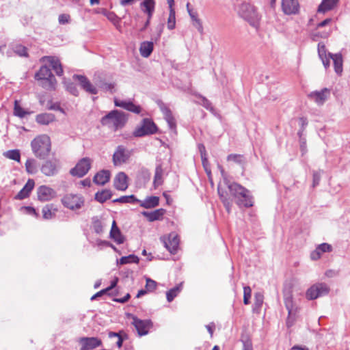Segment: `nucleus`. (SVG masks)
I'll return each mask as SVG.
<instances>
[{
    "label": "nucleus",
    "mask_w": 350,
    "mask_h": 350,
    "mask_svg": "<svg viewBox=\"0 0 350 350\" xmlns=\"http://www.w3.org/2000/svg\"><path fill=\"white\" fill-rule=\"evenodd\" d=\"M226 185L230 195L236 199V203L239 206L250 207L253 206L252 197L250 196L249 190L236 183H226Z\"/></svg>",
    "instance_id": "1"
},
{
    "label": "nucleus",
    "mask_w": 350,
    "mask_h": 350,
    "mask_svg": "<svg viewBox=\"0 0 350 350\" xmlns=\"http://www.w3.org/2000/svg\"><path fill=\"white\" fill-rule=\"evenodd\" d=\"M32 152L40 159H45L51 151V140L46 135H41L35 137L31 142Z\"/></svg>",
    "instance_id": "2"
},
{
    "label": "nucleus",
    "mask_w": 350,
    "mask_h": 350,
    "mask_svg": "<svg viewBox=\"0 0 350 350\" xmlns=\"http://www.w3.org/2000/svg\"><path fill=\"white\" fill-rule=\"evenodd\" d=\"M127 118L126 114L118 110H113L102 118L100 122L102 125L116 131L124 126Z\"/></svg>",
    "instance_id": "3"
},
{
    "label": "nucleus",
    "mask_w": 350,
    "mask_h": 350,
    "mask_svg": "<svg viewBox=\"0 0 350 350\" xmlns=\"http://www.w3.org/2000/svg\"><path fill=\"white\" fill-rule=\"evenodd\" d=\"M239 14L252 27H257L258 26L260 16L252 5L247 3H242L239 9Z\"/></svg>",
    "instance_id": "4"
},
{
    "label": "nucleus",
    "mask_w": 350,
    "mask_h": 350,
    "mask_svg": "<svg viewBox=\"0 0 350 350\" xmlns=\"http://www.w3.org/2000/svg\"><path fill=\"white\" fill-rule=\"evenodd\" d=\"M284 299L285 306L288 312L286 325L289 327L293 325L297 312V308L293 304V295L291 290L285 289L284 291Z\"/></svg>",
    "instance_id": "5"
},
{
    "label": "nucleus",
    "mask_w": 350,
    "mask_h": 350,
    "mask_svg": "<svg viewBox=\"0 0 350 350\" xmlns=\"http://www.w3.org/2000/svg\"><path fill=\"white\" fill-rule=\"evenodd\" d=\"M62 202L65 207L75 211L83 206L84 200L81 195L68 193L62 198Z\"/></svg>",
    "instance_id": "6"
},
{
    "label": "nucleus",
    "mask_w": 350,
    "mask_h": 350,
    "mask_svg": "<svg viewBox=\"0 0 350 350\" xmlns=\"http://www.w3.org/2000/svg\"><path fill=\"white\" fill-rule=\"evenodd\" d=\"M157 131L156 124L149 118H144L140 126L137 127L133 134L135 137L152 135Z\"/></svg>",
    "instance_id": "7"
},
{
    "label": "nucleus",
    "mask_w": 350,
    "mask_h": 350,
    "mask_svg": "<svg viewBox=\"0 0 350 350\" xmlns=\"http://www.w3.org/2000/svg\"><path fill=\"white\" fill-rule=\"evenodd\" d=\"M131 156V151L127 149L122 145L118 146L112 157L113 163L114 165H120L126 163Z\"/></svg>",
    "instance_id": "8"
},
{
    "label": "nucleus",
    "mask_w": 350,
    "mask_h": 350,
    "mask_svg": "<svg viewBox=\"0 0 350 350\" xmlns=\"http://www.w3.org/2000/svg\"><path fill=\"white\" fill-rule=\"evenodd\" d=\"M92 160L89 158L81 159L75 165V167L70 170V174L72 176L77 177H82L85 176L91 167Z\"/></svg>",
    "instance_id": "9"
},
{
    "label": "nucleus",
    "mask_w": 350,
    "mask_h": 350,
    "mask_svg": "<svg viewBox=\"0 0 350 350\" xmlns=\"http://www.w3.org/2000/svg\"><path fill=\"white\" fill-rule=\"evenodd\" d=\"M329 293L328 286L323 283L312 286L306 292V297L308 299H315L319 297L327 295Z\"/></svg>",
    "instance_id": "10"
},
{
    "label": "nucleus",
    "mask_w": 350,
    "mask_h": 350,
    "mask_svg": "<svg viewBox=\"0 0 350 350\" xmlns=\"http://www.w3.org/2000/svg\"><path fill=\"white\" fill-rule=\"evenodd\" d=\"M129 317L132 319V324L139 336L146 335L148 333V329L152 327L150 320H141L131 314H129Z\"/></svg>",
    "instance_id": "11"
},
{
    "label": "nucleus",
    "mask_w": 350,
    "mask_h": 350,
    "mask_svg": "<svg viewBox=\"0 0 350 350\" xmlns=\"http://www.w3.org/2000/svg\"><path fill=\"white\" fill-rule=\"evenodd\" d=\"M73 79L78 80L79 85L86 92L91 94H98V88L85 76L75 75Z\"/></svg>",
    "instance_id": "12"
},
{
    "label": "nucleus",
    "mask_w": 350,
    "mask_h": 350,
    "mask_svg": "<svg viewBox=\"0 0 350 350\" xmlns=\"http://www.w3.org/2000/svg\"><path fill=\"white\" fill-rule=\"evenodd\" d=\"M282 10L286 15L297 14L299 11L298 0H282Z\"/></svg>",
    "instance_id": "13"
},
{
    "label": "nucleus",
    "mask_w": 350,
    "mask_h": 350,
    "mask_svg": "<svg viewBox=\"0 0 350 350\" xmlns=\"http://www.w3.org/2000/svg\"><path fill=\"white\" fill-rule=\"evenodd\" d=\"M330 95L329 89L325 88L320 91H314L308 94V97L318 105H322Z\"/></svg>",
    "instance_id": "14"
},
{
    "label": "nucleus",
    "mask_w": 350,
    "mask_h": 350,
    "mask_svg": "<svg viewBox=\"0 0 350 350\" xmlns=\"http://www.w3.org/2000/svg\"><path fill=\"white\" fill-rule=\"evenodd\" d=\"M38 198L40 201H49L56 196V192L52 188L42 185L37 190Z\"/></svg>",
    "instance_id": "15"
},
{
    "label": "nucleus",
    "mask_w": 350,
    "mask_h": 350,
    "mask_svg": "<svg viewBox=\"0 0 350 350\" xmlns=\"http://www.w3.org/2000/svg\"><path fill=\"white\" fill-rule=\"evenodd\" d=\"M114 105L116 107L123 108L127 111L139 114L142 111V108L139 105L134 104L131 100H121L116 98H114Z\"/></svg>",
    "instance_id": "16"
},
{
    "label": "nucleus",
    "mask_w": 350,
    "mask_h": 350,
    "mask_svg": "<svg viewBox=\"0 0 350 350\" xmlns=\"http://www.w3.org/2000/svg\"><path fill=\"white\" fill-rule=\"evenodd\" d=\"M79 342L82 345L81 350H92L102 345L101 340L96 337H83Z\"/></svg>",
    "instance_id": "17"
},
{
    "label": "nucleus",
    "mask_w": 350,
    "mask_h": 350,
    "mask_svg": "<svg viewBox=\"0 0 350 350\" xmlns=\"http://www.w3.org/2000/svg\"><path fill=\"white\" fill-rule=\"evenodd\" d=\"M163 243L167 250L170 253L174 254L178 249L179 245V239L176 234L170 233L167 239L163 240Z\"/></svg>",
    "instance_id": "18"
},
{
    "label": "nucleus",
    "mask_w": 350,
    "mask_h": 350,
    "mask_svg": "<svg viewBox=\"0 0 350 350\" xmlns=\"http://www.w3.org/2000/svg\"><path fill=\"white\" fill-rule=\"evenodd\" d=\"M57 167V160H49L42 165L41 172L46 176H51L56 174Z\"/></svg>",
    "instance_id": "19"
},
{
    "label": "nucleus",
    "mask_w": 350,
    "mask_h": 350,
    "mask_svg": "<svg viewBox=\"0 0 350 350\" xmlns=\"http://www.w3.org/2000/svg\"><path fill=\"white\" fill-rule=\"evenodd\" d=\"M217 191L219 198L221 202H223V204L225 206L226 211H228V213H230L232 204V199L229 196L227 191H226L221 185H218Z\"/></svg>",
    "instance_id": "20"
},
{
    "label": "nucleus",
    "mask_w": 350,
    "mask_h": 350,
    "mask_svg": "<svg viewBox=\"0 0 350 350\" xmlns=\"http://www.w3.org/2000/svg\"><path fill=\"white\" fill-rule=\"evenodd\" d=\"M127 176L124 172H119L114 179V187L116 189L124 191L128 187Z\"/></svg>",
    "instance_id": "21"
},
{
    "label": "nucleus",
    "mask_w": 350,
    "mask_h": 350,
    "mask_svg": "<svg viewBox=\"0 0 350 350\" xmlns=\"http://www.w3.org/2000/svg\"><path fill=\"white\" fill-rule=\"evenodd\" d=\"M34 185V180L33 179H29L23 188L18 193L16 198L18 200H23L28 197L30 192L33 189Z\"/></svg>",
    "instance_id": "22"
},
{
    "label": "nucleus",
    "mask_w": 350,
    "mask_h": 350,
    "mask_svg": "<svg viewBox=\"0 0 350 350\" xmlns=\"http://www.w3.org/2000/svg\"><path fill=\"white\" fill-rule=\"evenodd\" d=\"M110 237L118 244H122L124 241V237L122 234L119 228L116 225V221L114 220L112 222Z\"/></svg>",
    "instance_id": "23"
},
{
    "label": "nucleus",
    "mask_w": 350,
    "mask_h": 350,
    "mask_svg": "<svg viewBox=\"0 0 350 350\" xmlns=\"http://www.w3.org/2000/svg\"><path fill=\"white\" fill-rule=\"evenodd\" d=\"M165 213V210L163 208H159L154 210L151 212L144 211L142 215L146 217L149 221H154L157 220H161L163 218V215Z\"/></svg>",
    "instance_id": "24"
},
{
    "label": "nucleus",
    "mask_w": 350,
    "mask_h": 350,
    "mask_svg": "<svg viewBox=\"0 0 350 350\" xmlns=\"http://www.w3.org/2000/svg\"><path fill=\"white\" fill-rule=\"evenodd\" d=\"M43 59H46L49 62L53 70L55 72L58 76H62L64 73L62 66L59 62V59L55 57L46 56Z\"/></svg>",
    "instance_id": "25"
},
{
    "label": "nucleus",
    "mask_w": 350,
    "mask_h": 350,
    "mask_svg": "<svg viewBox=\"0 0 350 350\" xmlns=\"http://www.w3.org/2000/svg\"><path fill=\"white\" fill-rule=\"evenodd\" d=\"M110 178V172L108 170H101L98 172L94 177V183L103 185L107 183Z\"/></svg>",
    "instance_id": "26"
},
{
    "label": "nucleus",
    "mask_w": 350,
    "mask_h": 350,
    "mask_svg": "<svg viewBox=\"0 0 350 350\" xmlns=\"http://www.w3.org/2000/svg\"><path fill=\"white\" fill-rule=\"evenodd\" d=\"M52 78H53L52 72L46 66H42L36 74V79L38 80L51 81Z\"/></svg>",
    "instance_id": "27"
},
{
    "label": "nucleus",
    "mask_w": 350,
    "mask_h": 350,
    "mask_svg": "<svg viewBox=\"0 0 350 350\" xmlns=\"http://www.w3.org/2000/svg\"><path fill=\"white\" fill-rule=\"evenodd\" d=\"M161 111L163 113L165 120L168 124L170 129L172 130H175L176 126V120L174 116H172L170 109L167 107H161Z\"/></svg>",
    "instance_id": "28"
},
{
    "label": "nucleus",
    "mask_w": 350,
    "mask_h": 350,
    "mask_svg": "<svg viewBox=\"0 0 350 350\" xmlns=\"http://www.w3.org/2000/svg\"><path fill=\"white\" fill-rule=\"evenodd\" d=\"M329 56L333 60L335 72L340 75L342 72V57L341 54H332L329 53Z\"/></svg>",
    "instance_id": "29"
},
{
    "label": "nucleus",
    "mask_w": 350,
    "mask_h": 350,
    "mask_svg": "<svg viewBox=\"0 0 350 350\" xmlns=\"http://www.w3.org/2000/svg\"><path fill=\"white\" fill-rule=\"evenodd\" d=\"M140 206L145 208H152L159 205V198L157 196H150L143 201H139Z\"/></svg>",
    "instance_id": "30"
},
{
    "label": "nucleus",
    "mask_w": 350,
    "mask_h": 350,
    "mask_svg": "<svg viewBox=\"0 0 350 350\" xmlns=\"http://www.w3.org/2000/svg\"><path fill=\"white\" fill-rule=\"evenodd\" d=\"M153 42H143L139 47V52L142 57H148L153 51Z\"/></svg>",
    "instance_id": "31"
},
{
    "label": "nucleus",
    "mask_w": 350,
    "mask_h": 350,
    "mask_svg": "<svg viewBox=\"0 0 350 350\" xmlns=\"http://www.w3.org/2000/svg\"><path fill=\"white\" fill-rule=\"evenodd\" d=\"M163 169L161 165H158L155 169V173L153 180V185L154 188L158 187L161 185L163 183Z\"/></svg>",
    "instance_id": "32"
},
{
    "label": "nucleus",
    "mask_w": 350,
    "mask_h": 350,
    "mask_svg": "<svg viewBox=\"0 0 350 350\" xmlns=\"http://www.w3.org/2000/svg\"><path fill=\"white\" fill-rule=\"evenodd\" d=\"M36 122L40 124H49L55 120V116L53 113H44L36 116Z\"/></svg>",
    "instance_id": "33"
},
{
    "label": "nucleus",
    "mask_w": 350,
    "mask_h": 350,
    "mask_svg": "<svg viewBox=\"0 0 350 350\" xmlns=\"http://www.w3.org/2000/svg\"><path fill=\"white\" fill-rule=\"evenodd\" d=\"M339 0H323L319 6L318 11L319 12H325L332 10Z\"/></svg>",
    "instance_id": "34"
},
{
    "label": "nucleus",
    "mask_w": 350,
    "mask_h": 350,
    "mask_svg": "<svg viewBox=\"0 0 350 350\" xmlns=\"http://www.w3.org/2000/svg\"><path fill=\"white\" fill-rule=\"evenodd\" d=\"M57 209L53 204H47L42 208L43 217L45 219H50L55 217Z\"/></svg>",
    "instance_id": "35"
},
{
    "label": "nucleus",
    "mask_w": 350,
    "mask_h": 350,
    "mask_svg": "<svg viewBox=\"0 0 350 350\" xmlns=\"http://www.w3.org/2000/svg\"><path fill=\"white\" fill-rule=\"evenodd\" d=\"M26 171L29 174H36L38 171L37 161L33 159H28L25 163Z\"/></svg>",
    "instance_id": "36"
},
{
    "label": "nucleus",
    "mask_w": 350,
    "mask_h": 350,
    "mask_svg": "<svg viewBox=\"0 0 350 350\" xmlns=\"http://www.w3.org/2000/svg\"><path fill=\"white\" fill-rule=\"evenodd\" d=\"M111 196V192L109 190L105 189L101 191H98L95 194V199L101 203L105 202L106 200L109 199Z\"/></svg>",
    "instance_id": "37"
},
{
    "label": "nucleus",
    "mask_w": 350,
    "mask_h": 350,
    "mask_svg": "<svg viewBox=\"0 0 350 350\" xmlns=\"http://www.w3.org/2000/svg\"><path fill=\"white\" fill-rule=\"evenodd\" d=\"M181 286H182V284H180L175 287L172 288V289H170V291H168L166 293L167 300L169 302H171L178 295V294L180 292Z\"/></svg>",
    "instance_id": "38"
},
{
    "label": "nucleus",
    "mask_w": 350,
    "mask_h": 350,
    "mask_svg": "<svg viewBox=\"0 0 350 350\" xmlns=\"http://www.w3.org/2000/svg\"><path fill=\"white\" fill-rule=\"evenodd\" d=\"M135 202H139V200H137L134 195L121 196L113 200V202H120L122 204L134 203Z\"/></svg>",
    "instance_id": "39"
},
{
    "label": "nucleus",
    "mask_w": 350,
    "mask_h": 350,
    "mask_svg": "<svg viewBox=\"0 0 350 350\" xmlns=\"http://www.w3.org/2000/svg\"><path fill=\"white\" fill-rule=\"evenodd\" d=\"M4 156L10 159L20 162L21 153L19 150H11L5 152Z\"/></svg>",
    "instance_id": "40"
},
{
    "label": "nucleus",
    "mask_w": 350,
    "mask_h": 350,
    "mask_svg": "<svg viewBox=\"0 0 350 350\" xmlns=\"http://www.w3.org/2000/svg\"><path fill=\"white\" fill-rule=\"evenodd\" d=\"M27 111H26L23 108H22L18 100H15L14 102V114L16 116L20 118H24L27 114H29Z\"/></svg>",
    "instance_id": "41"
},
{
    "label": "nucleus",
    "mask_w": 350,
    "mask_h": 350,
    "mask_svg": "<svg viewBox=\"0 0 350 350\" xmlns=\"http://www.w3.org/2000/svg\"><path fill=\"white\" fill-rule=\"evenodd\" d=\"M241 340L243 343V350H253L252 340L247 334H243Z\"/></svg>",
    "instance_id": "42"
},
{
    "label": "nucleus",
    "mask_w": 350,
    "mask_h": 350,
    "mask_svg": "<svg viewBox=\"0 0 350 350\" xmlns=\"http://www.w3.org/2000/svg\"><path fill=\"white\" fill-rule=\"evenodd\" d=\"M154 1L153 0H144L142 3L143 10L145 12H154Z\"/></svg>",
    "instance_id": "43"
},
{
    "label": "nucleus",
    "mask_w": 350,
    "mask_h": 350,
    "mask_svg": "<svg viewBox=\"0 0 350 350\" xmlns=\"http://www.w3.org/2000/svg\"><path fill=\"white\" fill-rule=\"evenodd\" d=\"M176 25L175 11L174 9L170 10V14L167 19V28L170 30L174 29Z\"/></svg>",
    "instance_id": "44"
},
{
    "label": "nucleus",
    "mask_w": 350,
    "mask_h": 350,
    "mask_svg": "<svg viewBox=\"0 0 350 350\" xmlns=\"http://www.w3.org/2000/svg\"><path fill=\"white\" fill-rule=\"evenodd\" d=\"M139 258L135 255H129L128 256H123L119 260L120 265H124L129 262H138Z\"/></svg>",
    "instance_id": "45"
},
{
    "label": "nucleus",
    "mask_w": 350,
    "mask_h": 350,
    "mask_svg": "<svg viewBox=\"0 0 350 350\" xmlns=\"http://www.w3.org/2000/svg\"><path fill=\"white\" fill-rule=\"evenodd\" d=\"M93 82L98 89H100L102 85L106 81L102 74L96 73L94 76Z\"/></svg>",
    "instance_id": "46"
},
{
    "label": "nucleus",
    "mask_w": 350,
    "mask_h": 350,
    "mask_svg": "<svg viewBox=\"0 0 350 350\" xmlns=\"http://www.w3.org/2000/svg\"><path fill=\"white\" fill-rule=\"evenodd\" d=\"M189 3H187V8L189 12V16L192 18V20L194 21V25L199 29H202V27L200 23V21L197 18L196 14H194L192 12V11L189 8Z\"/></svg>",
    "instance_id": "47"
},
{
    "label": "nucleus",
    "mask_w": 350,
    "mask_h": 350,
    "mask_svg": "<svg viewBox=\"0 0 350 350\" xmlns=\"http://www.w3.org/2000/svg\"><path fill=\"white\" fill-rule=\"evenodd\" d=\"M14 51L15 53H16L17 55H18L21 57H27V48L23 45H21V44L16 45L14 48Z\"/></svg>",
    "instance_id": "48"
},
{
    "label": "nucleus",
    "mask_w": 350,
    "mask_h": 350,
    "mask_svg": "<svg viewBox=\"0 0 350 350\" xmlns=\"http://www.w3.org/2000/svg\"><path fill=\"white\" fill-rule=\"evenodd\" d=\"M227 160L241 164L244 161V158L243 156L241 154H231L228 156Z\"/></svg>",
    "instance_id": "49"
},
{
    "label": "nucleus",
    "mask_w": 350,
    "mask_h": 350,
    "mask_svg": "<svg viewBox=\"0 0 350 350\" xmlns=\"http://www.w3.org/2000/svg\"><path fill=\"white\" fill-rule=\"evenodd\" d=\"M252 289L250 286H245L243 288V303L245 305L249 304L250 299L251 297Z\"/></svg>",
    "instance_id": "50"
},
{
    "label": "nucleus",
    "mask_w": 350,
    "mask_h": 350,
    "mask_svg": "<svg viewBox=\"0 0 350 350\" xmlns=\"http://www.w3.org/2000/svg\"><path fill=\"white\" fill-rule=\"evenodd\" d=\"M156 287H157V282L154 280H153L150 278L146 279V288L147 291L152 292L154 290H155Z\"/></svg>",
    "instance_id": "51"
},
{
    "label": "nucleus",
    "mask_w": 350,
    "mask_h": 350,
    "mask_svg": "<svg viewBox=\"0 0 350 350\" xmlns=\"http://www.w3.org/2000/svg\"><path fill=\"white\" fill-rule=\"evenodd\" d=\"M317 248L318 249V251L321 252V254H322L324 252H331L332 247L331 245L324 243L319 245Z\"/></svg>",
    "instance_id": "52"
},
{
    "label": "nucleus",
    "mask_w": 350,
    "mask_h": 350,
    "mask_svg": "<svg viewBox=\"0 0 350 350\" xmlns=\"http://www.w3.org/2000/svg\"><path fill=\"white\" fill-rule=\"evenodd\" d=\"M66 90L72 95L77 96L79 94V91L77 85L73 83H68L66 85Z\"/></svg>",
    "instance_id": "53"
},
{
    "label": "nucleus",
    "mask_w": 350,
    "mask_h": 350,
    "mask_svg": "<svg viewBox=\"0 0 350 350\" xmlns=\"http://www.w3.org/2000/svg\"><path fill=\"white\" fill-rule=\"evenodd\" d=\"M318 54L320 59L326 57L328 56V54L326 53L325 46L323 43L318 44Z\"/></svg>",
    "instance_id": "54"
},
{
    "label": "nucleus",
    "mask_w": 350,
    "mask_h": 350,
    "mask_svg": "<svg viewBox=\"0 0 350 350\" xmlns=\"http://www.w3.org/2000/svg\"><path fill=\"white\" fill-rule=\"evenodd\" d=\"M100 89L104 91H109L111 93H113L115 91V84L113 83L105 82L103 85H102Z\"/></svg>",
    "instance_id": "55"
},
{
    "label": "nucleus",
    "mask_w": 350,
    "mask_h": 350,
    "mask_svg": "<svg viewBox=\"0 0 350 350\" xmlns=\"http://www.w3.org/2000/svg\"><path fill=\"white\" fill-rule=\"evenodd\" d=\"M70 20V16L66 14H62L59 16L58 21L59 23L62 25H65L69 23Z\"/></svg>",
    "instance_id": "56"
},
{
    "label": "nucleus",
    "mask_w": 350,
    "mask_h": 350,
    "mask_svg": "<svg viewBox=\"0 0 350 350\" xmlns=\"http://www.w3.org/2000/svg\"><path fill=\"white\" fill-rule=\"evenodd\" d=\"M93 227L95 230V232L97 234H100L103 232V225L101 224V221L98 219H96L93 223Z\"/></svg>",
    "instance_id": "57"
},
{
    "label": "nucleus",
    "mask_w": 350,
    "mask_h": 350,
    "mask_svg": "<svg viewBox=\"0 0 350 350\" xmlns=\"http://www.w3.org/2000/svg\"><path fill=\"white\" fill-rule=\"evenodd\" d=\"M263 303V295L260 293H256L255 294V305L256 306L260 308L262 306Z\"/></svg>",
    "instance_id": "58"
},
{
    "label": "nucleus",
    "mask_w": 350,
    "mask_h": 350,
    "mask_svg": "<svg viewBox=\"0 0 350 350\" xmlns=\"http://www.w3.org/2000/svg\"><path fill=\"white\" fill-rule=\"evenodd\" d=\"M321 179V174L319 172H315L313 173V187L319 185Z\"/></svg>",
    "instance_id": "59"
},
{
    "label": "nucleus",
    "mask_w": 350,
    "mask_h": 350,
    "mask_svg": "<svg viewBox=\"0 0 350 350\" xmlns=\"http://www.w3.org/2000/svg\"><path fill=\"white\" fill-rule=\"evenodd\" d=\"M321 256V252L318 251L317 248L314 251H313L310 255L311 258L312 260H317V259L320 258Z\"/></svg>",
    "instance_id": "60"
},
{
    "label": "nucleus",
    "mask_w": 350,
    "mask_h": 350,
    "mask_svg": "<svg viewBox=\"0 0 350 350\" xmlns=\"http://www.w3.org/2000/svg\"><path fill=\"white\" fill-rule=\"evenodd\" d=\"M330 59L331 57L328 55L326 57L321 59L324 67L327 69L330 66Z\"/></svg>",
    "instance_id": "61"
},
{
    "label": "nucleus",
    "mask_w": 350,
    "mask_h": 350,
    "mask_svg": "<svg viewBox=\"0 0 350 350\" xmlns=\"http://www.w3.org/2000/svg\"><path fill=\"white\" fill-rule=\"evenodd\" d=\"M130 294L127 293L124 297L122 298H118V299H114L113 300L116 302H118V303H125L126 302L129 298H130Z\"/></svg>",
    "instance_id": "62"
},
{
    "label": "nucleus",
    "mask_w": 350,
    "mask_h": 350,
    "mask_svg": "<svg viewBox=\"0 0 350 350\" xmlns=\"http://www.w3.org/2000/svg\"><path fill=\"white\" fill-rule=\"evenodd\" d=\"M198 148H199L200 152L201 153V157H202V159L203 161V164L204 165V162L206 160V159L204 158L205 147L203 144H199Z\"/></svg>",
    "instance_id": "63"
},
{
    "label": "nucleus",
    "mask_w": 350,
    "mask_h": 350,
    "mask_svg": "<svg viewBox=\"0 0 350 350\" xmlns=\"http://www.w3.org/2000/svg\"><path fill=\"white\" fill-rule=\"evenodd\" d=\"M118 281V278H116L113 281H111V285L109 287L105 288V290H107V293H108L109 291H111L114 287H116V286L117 285Z\"/></svg>",
    "instance_id": "64"
}]
</instances>
